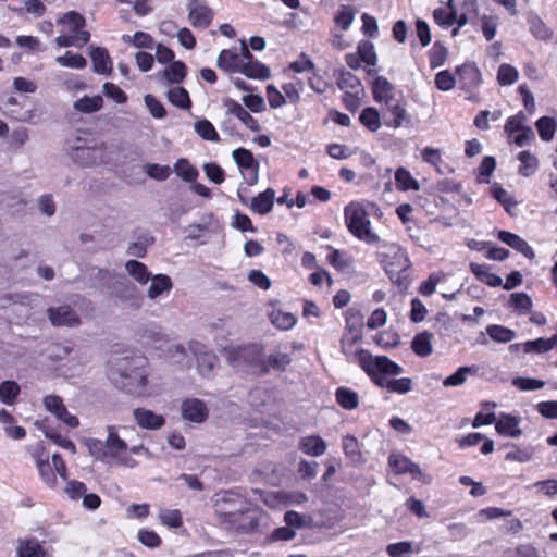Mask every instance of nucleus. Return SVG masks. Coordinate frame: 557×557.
<instances>
[{"mask_svg":"<svg viewBox=\"0 0 557 557\" xmlns=\"http://www.w3.org/2000/svg\"><path fill=\"white\" fill-rule=\"evenodd\" d=\"M113 382L134 396H148L146 360L143 358L123 359L111 373Z\"/></svg>","mask_w":557,"mask_h":557,"instance_id":"f257e3e1","label":"nucleus"},{"mask_svg":"<svg viewBox=\"0 0 557 557\" xmlns=\"http://www.w3.org/2000/svg\"><path fill=\"white\" fill-rule=\"evenodd\" d=\"M69 156L83 168L101 165L109 161L108 145L101 140L77 137L69 144Z\"/></svg>","mask_w":557,"mask_h":557,"instance_id":"f03ea898","label":"nucleus"},{"mask_svg":"<svg viewBox=\"0 0 557 557\" xmlns=\"http://www.w3.org/2000/svg\"><path fill=\"white\" fill-rule=\"evenodd\" d=\"M361 334L358 331L349 330L342 338V352L346 356L347 360L352 363L359 364V367L368 374L373 372V368L386 370V366L392 368L391 363L385 360H379L381 356H373L368 350L359 347L361 341Z\"/></svg>","mask_w":557,"mask_h":557,"instance_id":"7ed1b4c3","label":"nucleus"},{"mask_svg":"<svg viewBox=\"0 0 557 557\" xmlns=\"http://www.w3.org/2000/svg\"><path fill=\"white\" fill-rule=\"evenodd\" d=\"M344 218L347 228L355 237L369 245L380 242L379 235L371 230V220L361 203H348L344 209Z\"/></svg>","mask_w":557,"mask_h":557,"instance_id":"20e7f679","label":"nucleus"},{"mask_svg":"<svg viewBox=\"0 0 557 557\" xmlns=\"http://www.w3.org/2000/svg\"><path fill=\"white\" fill-rule=\"evenodd\" d=\"M379 360H385L387 363H391L392 368L385 367V369H381L377 367V369L373 368V372H369L368 375L371 377V380L380 387L387 389L389 393H397V394H407L412 388V381L409 377H400V379H388V375H398L403 373V368L397 364L396 362L392 361L385 356H381Z\"/></svg>","mask_w":557,"mask_h":557,"instance_id":"39448f33","label":"nucleus"},{"mask_svg":"<svg viewBox=\"0 0 557 557\" xmlns=\"http://www.w3.org/2000/svg\"><path fill=\"white\" fill-rule=\"evenodd\" d=\"M263 357L264 349L257 344L234 347L227 350L228 362L234 369L240 371L261 366Z\"/></svg>","mask_w":557,"mask_h":557,"instance_id":"423d86ee","label":"nucleus"},{"mask_svg":"<svg viewBox=\"0 0 557 557\" xmlns=\"http://www.w3.org/2000/svg\"><path fill=\"white\" fill-rule=\"evenodd\" d=\"M107 432L104 443L110 462L115 461L116 465L127 468L136 467L137 461L127 455V444L120 437L116 426L108 425Z\"/></svg>","mask_w":557,"mask_h":557,"instance_id":"0eeeda50","label":"nucleus"},{"mask_svg":"<svg viewBox=\"0 0 557 557\" xmlns=\"http://www.w3.org/2000/svg\"><path fill=\"white\" fill-rule=\"evenodd\" d=\"M47 318L55 327L75 329L82 324L76 310L69 304H61L47 309Z\"/></svg>","mask_w":557,"mask_h":557,"instance_id":"6e6552de","label":"nucleus"},{"mask_svg":"<svg viewBox=\"0 0 557 557\" xmlns=\"http://www.w3.org/2000/svg\"><path fill=\"white\" fill-rule=\"evenodd\" d=\"M232 158L240 169L247 184L255 185L259 180L260 163L255 159L252 152L246 148H237L233 150Z\"/></svg>","mask_w":557,"mask_h":557,"instance_id":"1a4fd4ad","label":"nucleus"},{"mask_svg":"<svg viewBox=\"0 0 557 557\" xmlns=\"http://www.w3.org/2000/svg\"><path fill=\"white\" fill-rule=\"evenodd\" d=\"M188 349L197 359L199 374L203 377L211 376L218 364V357L198 341H190Z\"/></svg>","mask_w":557,"mask_h":557,"instance_id":"9d476101","label":"nucleus"},{"mask_svg":"<svg viewBox=\"0 0 557 557\" xmlns=\"http://www.w3.org/2000/svg\"><path fill=\"white\" fill-rule=\"evenodd\" d=\"M388 465L396 474L409 473L414 479L430 482V478L421 471L420 467L400 453H392L388 457Z\"/></svg>","mask_w":557,"mask_h":557,"instance_id":"9b49d317","label":"nucleus"},{"mask_svg":"<svg viewBox=\"0 0 557 557\" xmlns=\"http://www.w3.org/2000/svg\"><path fill=\"white\" fill-rule=\"evenodd\" d=\"M410 268V260L406 251L397 245H392L386 252L385 270L393 278Z\"/></svg>","mask_w":557,"mask_h":557,"instance_id":"f8f14e48","label":"nucleus"},{"mask_svg":"<svg viewBox=\"0 0 557 557\" xmlns=\"http://www.w3.org/2000/svg\"><path fill=\"white\" fill-rule=\"evenodd\" d=\"M245 58H251V53L245 41H242L240 53L234 50L224 49L220 52L218 58V66L226 72L238 73Z\"/></svg>","mask_w":557,"mask_h":557,"instance_id":"ddd939ff","label":"nucleus"},{"mask_svg":"<svg viewBox=\"0 0 557 557\" xmlns=\"http://www.w3.org/2000/svg\"><path fill=\"white\" fill-rule=\"evenodd\" d=\"M188 20L194 27L207 28L212 18V10L202 0H190L187 4Z\"/></svg>","mask_w":557,"mask_h":557,"instance_id":"4468645a","label":"nucleus"},{"mask_svg":"<svg viewBox=\"0 0 557 557\" xmlns=\"http://www.w3.org/2000/svg\"><path fill=\"white\" fill-rule=\"evenodd\" d=\"M458 82L462 89L473 90L482 82L481 72L474 64H463L457 69Z\"/></svg>","mask_w":557,"mask_h":557,"instance_id":"2eb2a0df","label":"nucleus"},{"mask_svg":"<svg viewBox=\"0 0 557 557\" xmlns=\"http://www.w3.org/2000/svg\"><path fill=\"white\" fill-rule=\"evenodd\" d=\"M182 416L191 422L201 423L208 417V409L203 401L191 398L182 404Z\"/></svg>","mask_w":557,"mask_h":557,"instance_id":"dca6fc26","label":"nucleus"},{"mask_svg":"<svg viewBox=\"0 0 557 557\" xmlns=\"http://www.w3.org/2000/svg\"><path fill=\"white\" fill-rule=\"evenodd\" d=\"M520 418L508 413H500L496 420L495 429L498 434L517 438L521 436Z\"/></svg>","mask_w":557,"mask_h":557,"instance_id":"f3484780","label":"nucleus"},{"mask_svg":"<svg viewBox=\"0 0 557 557\" xmlns=\"http://www.w3.org/2000/svg\"><path fill=\"white\" fill-rule=\"evenodd\" d=\"M224 107L227 112L234 116H236L243 124H245L250 131L257 132L260 129V124L258 120L252 117V115L239 104L237 101L232 99H226L224 101Z\"/></svg>","mask_w":557,"mask_h":557,"instance_id":"a211bd4d","label":"nucleus"},{"mask_svg":"<svg viewBox=\"0 0 557 557\" xmlns=\"http://www.w3.org/2000/svg\"><path fill=\"white\" fill-rule=\"evenodd\" d=\"M133 417L136 423L143 429L158 430L164 424V418L162 416L144 408L135 409Z\"/></svg>","mask_w":557,"mask_h":557,"instance_id":"6ab92c4d","label":"nucleus"},{"mask_svg":"<svg viewBox=\"0 0 557 557\" xmlns=\"http://www.w3.org/2000/svg\"><path fill=\"white\" fill-rule=\"evenodd\" d=\"M90 58L94 72L101 75H108L112 71V60L104 48L91 47Z\"/></svg>","mask_w":557,"mask_h":557,"instance_id":"aec40b11","label":"nucleus"},{"mask_svg":"<svg viewBox=\"0 0 557 557\" xmlns=\"http://www.w3.org/2000/svg\"><path fill=\"white\" fill-rule=\"evenodd\" d=\"M497 237L503 243L507 244L515 250L522 253L524 257L532 259L534 257L533 249L530 247V245L521 238L519 235L507 232V231H499L497 234Z\"/></svg>","mask_w":557,"mask_h":557,"instance_id":"412c9836","label":"nucleus"},{"mask_svg":"<svg viewBox=\"0 0 557 557\" xmlns=\"http://www.w3.org/2000/svg\"><path fill=\"white\" fill-rule=\"evenodd\" d=\"M275 190L268 188L251 199L249 209L252 212L259 213L261 215L268 214L273 208Z\"/></svg>","mask_w":557,"mask_h":557,"instance_id":"4be33fe9","label":"nucleus"},{"mask_svg":"<svg viewBox=\"0 0 557 557\" xmlns=\"http://www.w3.org/2000/svg\"><path fill=\"white\" fill-rule=\"evenodd\" d=\"M150 286L147 290V296L149 299L154 300L158 297L169 294L173 288L172 280L166 274H157L150 276Z\"/></svg>","mask_w":557,"mask_h":557,"instance_id":"5701e85b","label":"nucleus"},{"mask_svg":"<svg viewBox=\"0 0 557 557\" xmlns=\"http://www.w3.org/2000/svg\"><path fill=\"white\" fill-rule=\"evenodd\" d=\"M327 445L319 435L305 436L299 442V449L306 455L319 457L326 451Z\"/></svg>","mask_w":557,"mask_h":557,"instance_id":"b1692460","label":"nucleus"},{"mask_svg":"<svg viewBox=\"0 0 557 557\" xmlns=\"http://www.w3.org/2000/svg\"><path fill=\"white\" fill-rule=\"evenodd\" d=\"M58 24L63 26L62 33L70 35H76L81 32H86L84 29L85 18L74 11L65 13L58 20Z\"/></svg>","mask_w":557,"mask_h":557,"instance_id":"393cba45","label":"nucleus"},{"mask_svg":"<svg viewBox=\"0 0 557 557\" xmlns=\"http://www.w3.org/2000/svg\"><path fill=\"white\" fill-rule=\"evenodd\" d=\"M238 73L257 79H267L271 75L269 67L259 62H255L252 55L251 58H245Z\"/></svg>","mask_w":557,"mask_h":557,"instance_id":"a878e982","label":"nucleus"},{"mask_svg":"<svg viewBox=\"0 0 557 557\" xmlns=\"http://www.w3.org/2000/svg\"><path fill=\"white\" fill-rule=\"evenodd\" d=\"M271 323L282 331H288L297 323V318L290 312L282 311L278 308H273L269 313Z\"/></svg>","mask_w":557,"mask_h":557,"instance_id":"bb28decb","label":"nucleus"},{"mask_svg":"<svg viewBox=\"0 0 557 557\" xmlns=\"http://www.w3.org/2000/svg\"><path fill=\"white\" fill-rule=\"evenodd\" d=\"M103 99L101 96H83L73 103V109L79 113L90 114L101 110Z\"/></svg>","mask_w":557,"mask_h":557,"instance_id":"cd10ccee","label":"nucleus"},{"mask_svg":"<svg viewBox=\"0 0 557 557\" xmlns=\"http://www.w3.org/2000/svg\"><path fill=\"white\" fill-rule=\"evenodd\" d=\"M470 270L479 281L488 286L496 287L502 285V278L495 273H492L490 267L486 264H479L472 262L470 264Z\"/></svg>","mask_w":557,"mask_h":557,"instance_id":"c85d7f7f","label":"nucleus"},{"mask_svg":"<svg viewBox=\"0 0 557 557\" xmlns=\"http://www.w3.org/2000/svg\"><path fill=\"white\" fill-rule=\"evenodd\" d=\"M35 462L37 470L39 472V475L44 483L48 487H55L58 484L57 475L54 473V470L52 468V465L49 462L48 457L42 459L40 456H35Z\"/></svg>","mask_w":557,"mask_h":557,"instance_id":"c756f323","label":"nucleus"},{"mask_svg":"<svg viewBox=\"0 0 557 557\" xmlns=\"http://www.w3.org/2000/svg\"><path fill=\"white\" fill-rule=\"evenodd\" d=\"M124 267L128 275L138 284L145 285L149 282L151 274L144 263L137 260H128L125 262Z\"/></svg>","mask_w":557,"mask_h":557,"instance_id":"7c9ffc66","label":"nucleus"},{"mask_svg":"<svg viewBox=\"0 0 557 557\" xmlns=\"http://www.w3.org/2000/svg\"><path fill=\"white\" fill-rule=\"evenodd\" d=\"M393 85L383 76L375 78L373 83V95L376 101L389 104L393 99Z\"/></svg>","mask_w":557,"mask_h":557,"instance_id":"2f4dec72","label":"nucleus"},{"mask_svg":"<svg viewBox=\"0 0 557 557\" xmlns=\"http://www.w3.org/2000/svg\"><path fill=\"white\" fill-rule=\"evenodd\" d=\"M89 32H81L76 35L63 33L55 38L58 47H76L82 48L89 40Z\"/></svg>","mask_w":557,"mask_h":557,"instance_id":"473e14b6","label":"nucleus"},{"mask_svg":"<svg viewBox=\"0 0 557 557\" xmlns=\"http://www.w3.org/2000/svg\"><path fill=\"white\" fill-rule=\"evenodd\" d=\"M173 170L178 177L189 183L195 182L199 174L198 170L185 158L178 159L174 163Z\"/></svg>","mask_w":557,"mask_h":557,"instance_id":"72a5a7b5","label":"nucleus"},{"mask_svg":"<svg viewBox=\"0 0 557 557\" xmlns=\"http://www.w3.org/2000/svg\"><path fill=\"white\" fill-rule=\"evenodd\" d=\"M432 337L433 335L429 332H422L417 334L412 339V350L421 357H426L432 354Z\"/></svg>","mask_w":557,"mask_h":557,"instance_id":"f704fd0d","label":"nucleus"},{"mask_svg":"<svg viewBox=\"0 0 557 557\" xmlns=\"http://www.w3.org/2000/svg\"><path fill=\"white\" fill-rule=\"evenodd\" d=\"M518 159L520 161L518 171L520 175L528 177L536 172L539 168V160L530 151H521Z\"/></svg>","mask_w":557,"mask_h":557,"instance_id":"c9c22d12","label":"nucleus"},{"mask_svg":"<svg viewBox=\"0 0 557 557\" xmlns=\"http://www.w3.org/2000/svg\"><path fill=\"white\" fill-rule=\"evenodd\" d=\"M17 554L20 557H46L47 554L37 540H23L20 542Z\"/></svg>","mask_w":557,"mask_h":557,"instance_id":"e433bc0d","label":"nucleus"},{"mask_svg":"<svg viewBox=\"0 0 557 557\" xmlns=\"http://www.w3.org/2000/svg\"><path fill=\"white\" fill-rule=\"evenodd\" d=\"M557 345V333L550 338H537L535 341H528L523 344L525 352H546Z\"/></svg>","mask_w":557,"mask_h":557,"instance_id":"4c0bfd02","label":"nucleus"},{"mask_svg":"<svg viewBox=\"0 0 557 557\" xmlns=\"http://www.w3.org/2000/svg\"><path fill=\"white\" fill-rule=\"evenodd\" d=\"M386 550L391 557H405L412 553H420L421 548L420 545L414 547L412 542L404 541L389 544Z\"/></svg>","mask_w":557,"mask_h":557,"instance_id":"58836bf2","label":"nucleus"},{"mask_svg":"<svg viewBox=\"0 0 557 557\" xmlns=\"http://www.w3.org/2000/svg\"><path fill=\"white\" fill-rule=\"evenodd\" d=\"M335 396L337 403L346 410L356 409L359 405L358 394L349 388H337Z\"/></svg>","mask_w":557,"mask_h":557,"instance_id":"ea45409f","label":"nucleus"},{"mask_svg":"<svg viewBox=\"0 0 557 557\" xmlns=\"http://www.w3.org/2000/svg\"><path fill=\"white\" fill-rule=\"evenodd\" d=\"M194 129L197 135L207 141L218 143L220 137L212 123L206 119L199 120L195 123Z\"/></svg>","mask_w":557,"mask_h":557,"instance_id":"a19ab883","label":"nucleus"},{"mask_svg":"<svg viewBox=\"0 0 557 557\" xmlns=\"http://www.w3.org/2000/svg\"><path fill=\"white\" fill-rule=\"evenodd\" d=\"M395 181L398 189L400 190H418L419 183L412 177L411 173L405 168L397 169L395 173Z\"/></svg>","mask_w":557,"mask_h":557,"instance_id":"79ce46f5","label":"nucleus"},{"mask_svg":"<svg viewBox=\"0 0 557 557\" xmlns=\"http://www.w3.org/2000/svg\"><path fill=\"white\" fill-rule=\"evenodd\" d=\"M528 23L530 32L535 38L547 40L552 37L550 28L537 15L530 16Z\"/></svg>","mask_w":557,"mask_h":557,"instance_id":"37998d69","label":"nucleus"},{"mask_svg":"<svg viewBox=\"0 0 557 557\" xmlns=\"http://www.w3.org/2000/svg\"><path fill=\"white\" fill-rule=\"evenodd\" d=\"M55 62L64 67L82 70L86 66V59L78 53L66 51L63 55L57 57Z\"/></svg>","mask_w":557,"mask_h":557,"instance_id":"c03bdc74","label":"nucleus"},{"mask_svg":"<svg viewBox=\"0 0 557 557\" xmlns=\"http://www.w3.org/2000/svg\"><path fill=\"white\" fill-rule=\"evenodd\" d=\"M169 101L181 109H189L191 101L187 90L183 87H173L168 91Z\"/></svg>","mask_w":557,"mask_h":557,"instance_id":"a18cd8bd","label":"nucleus"},{"mask_svg":"<svg viewBox=\"0 0 557 557\" xmlns=\"http://www.w3.org/2000/svg\"><path fill=\"white\" fill-rule=\"evenodd\" d=\"M20 385L15 381H4L0 384V401L13 405L20 394Z\"/></svg>","mask_w":557,"mask_h":557,"instance_id":"49530a36","label":"nucleus"},{"mask_svg":"<svg viewBox=\"0 0 557 557\" xmlns=\"http://www.w3.org/2000/svg\"><path fill=\"white\" fill-rule=\"evenodd\" d=\"M535 126L542 140L550 141L554 138L556 132V122L554 119L542 116L536 121Z\"/></svg>","mask_w":557,"mask_h":557,"instance_id":"de8ad7c7","label":"nucleus"},{"mask_svg":"<svg viewBox=\"0 0 557 557\" xmlns=\"http://www.w3.org/2000/svg\"><path fill=\"white\" fill-rule=\"evenodd\" d=\"M343 450L345 455L352 462H360L362 459V455L359 448V443L357 438L352 435H346L342 440Z\"/></svg>","mask_w":557,"mask_h":557,"instance_id":"09e8293b","label":"nucleus"},{"mask_svg":"<svg viewBox=\"0 0 557 557\" xmlns=\"http://www.w3.org/2000/svg\"><path fill=\"white\" fill-rule=\"evenodd\" d=\"M519 77L518 70L507 63L499 65L497 71V82L502 86H510L517 82Z\"/></svg>","mask_w":557,"mask_h":557,"instance_id":"8fccbe9b","label":"nucleus"},{"mask_svg":"<svg viewBox=\"0 0 557 557\" xmlns=\"http://www.w3.org/2000/svg\"><path fill=\"white\" fill-rule=\"evenodd\" d=\"M486 332L491 338L498 343H508L516 336V333L512 330L497 324L487 326Z\"/></svg>","mask_w":557,"mask_h":557,"instance_id":"3c124183","label":"nucleus"},{"mask_svg":"<svg viewBox=\"0 0 557 557\" xmlns=\"http://www.w3.org/2000/svg\"><path fill=\"white\" fill-rule=\"evenodd\" d=\"M86 446L88 448L89 454L95 457L97 460L109 463L108 453L106 451V443L104 441L97 438H89L86 441Z\"/></svg>","mask_w":557,"mask_h":557,"instance_id":"603ef678","label":"nucleus"},{"mask_svg":"<svg viewBox=\"0 0 557 557\" xmlns=\"http://www.w3.org/2000/svg\"><path fill=\"white\" fill-rule=\"evenodd\" d=\"M122 40L125 44H129L136 48H151L153 45L152 37L145 32H136L133 36L123 35Z\"/></svg>","mask_w":557,"mask_h":557,"instance_id":"864d4df0","label":"nucleus"},{"mask_svg":"<svg viewBox=\"0 0 557 557\" xmlns=\"http://www.w3.org/2000/svg\"><path fill=\"white\" fill-rule=\"evenodd\" d=\"M388 106V111L393 116V119L389 122H387L389 126L397 128L400 127L405 122L409 121L407 111L401 104L394 103Z\"/></svg>","mask_w":557,"mask_h":557,"instance_id":"5fc2aeb1","label":"nucleus"},{"mask_svg":"<svg viewBox=\"0 0 557 557\" xmlns=\"http://www.w3.org/2000/svg\"><path fill=\"white\" fill-rule=\"evenodd\" d=\"M186 75V66L183 62H172L165 70L164 76L171 83H180Z\"/></svg>","mask_w":557,"mask_h":557,"instance_id":"6e6d98bb","label":"nucleus"},{"mask_svg":"<svg viewBox=\"0 0 557 557\" xmlns=\"http://www.w3.org/2000/svg\"><path fill=\"white\" fill-rule=\"evenodd\" d=\"M359 120L367 128H369L372 132L377 131L381 126L379 113L373 108L364 109L361 112Z\"/></svg>","mask_w":557,"mask_h":557,"instance_id":"4d7b16f0","label":"nucleus"},{"mask_svg":"<svg viewBox=\"0 0 557 557\" xmlns=\"http://www.w3.org/2000/svg\"><path fill=\"white\" fill-rule=\"evenodd\" d=\"M337 86L339 89L346 91H357L361 90V84L358 77L350 72H343L337 81Z\"/></svg>","mask_w":557,"mask_h":557,"instance_id":"13d9d810","label":"nucleus"},{"mask_svg":"<svg viewBox=\"0 0 557 557\" xmlns=\"http://www.w3.org/2000/svg\"><path fill=\"white\" fill-rule=\"evenodd\" d=\"M145 173L157 181H165L171 175V168L169 165H161L157 163H147L145 165Z\"/></svg>","mask_w":557,"mask_h":557,"instance_id":"bf43d9fd","label":"nucleus"},{"mask_svg":"<svg viewBox=\"0 0 557 557\" xmlns=\"http://www.w3.org/2000/svg\"><path fill=\"white\" fill-rule=\"evenodd\" d=\"M286 101L297 103L300 100V92L304 89L301 81L286 83L282 87Z\"/></svg>","mask_w":557,"mask_h":557,"instance_id":"052dcab7","label":"nucleus"},{"mask_svg":"<svg viewBox=\"0 0 557 557\" xmlns=\"http://www.w3.org/2000/svg\"><path fill=\"white\" fill-rule=\"evenodd\" d=\"M473 372L474 370L470 367H460L456 372L444 380L443 385L446 387L460 386L466 382L467 375Z\"/></svg>","mask_w":557,"mask_h":557,"instance_id":"680f3d73","label":"nucleus"},{"mask_svg":"<svg viewBox=\"0 0 557 557\" xmlns=\"http://www.w3.org/2000/svg\"><path fill=\"white\" fill-rule=\"evenodd\" d=\"M498 18L496 16L484 14L481 16V28L483 36L487 41H491L497 32Z\"/></svg>","mask_w":557,"mask_h":557,"instance_id":"e2e57ef3","label":"nucleus"},{"mask_svg":"<svg viewBox=\"0 0 557 557\" xmlns=\"http://www.w3.org/2000/svg\"><path fill=\"white\" fill-rule=\"evenodd\" d=\"M160 521L170 528H178L182 525V515L177 509H162L159 512Z\"/></svg>","mask_w":557,"mask_h":557,"instance_id":"0e129e2a","label":"nucleus"},{"mask_svg":"<svg viewBox=\"0 0 557 557\" xmlns=\"http://www.w3.org/2000/svg\"><path fill=\"white\" fill-rule=\"evenodd\" d=\"M355 20V11L350 7H343L335 15L334 22L343 30H347Z\"/></svg>","mask_w":557,"mask_h":557,"instance_id":"69168bd1","label":"nucleus"},{"mask_svg":"<svg viewBox=\"0 0 557 557\" xmlns=\"http://www.w3.org/2000/svg\"><path fill=\"white\" fill-rule=\"evenodd\" d=\"M456 83V77L448 70L441 71L435 76V85L443 91L451 90Z\"/></svg>","mask_w":557,"mask_h":557,"instance_id":"338daca9","label":"nucleus"},{"mask_svg":"<svg viewBox=\"0 0 557 557\" xmlns=\"http://www.w3.org/2000/svg\"><path fill=\"white\" fill-rule=\"evenodd\" d=\"M525 121L527 117L521 112L513 116H510L505 124V132L508 134L509 137H512L516 133L527 127Z\"/></svg>","mask_w":557,"mask_h":557,"instance_id":"774afa93","label":"nucleus"}]
</instances>
